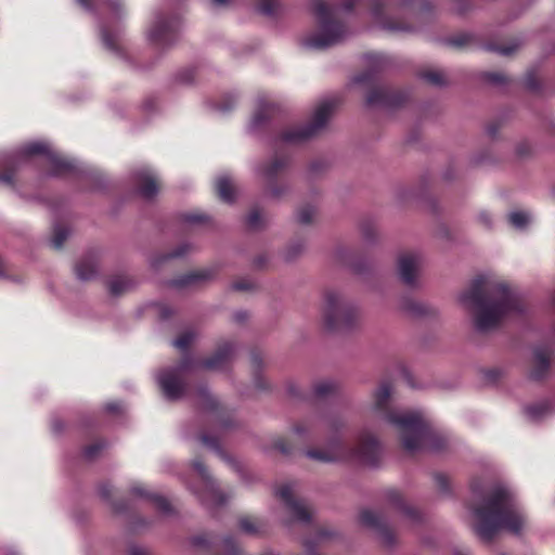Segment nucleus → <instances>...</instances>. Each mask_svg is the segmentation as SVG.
Here are the masks:
<instances>
[{
    "mask_svg": "<svg viewBox=\"0 0 555 555\" xmlns=\"http://www.w3.org/2000/svg\"><path fill=\"white\" fill-rule=\"evenodd\" d=\"M472 491L474 503L469 511L476 519L473 531L482 542H492L500 531L522 533L526 517L506 487L498 483L483 491L479 483L473 482Z\"/></svg>",
    "mask_w": 555,
    "mask_h": 555,
    "instance_id": "obj_1",
    "label": "nucleus"
},
{
    "mask_svg": "<svg viewBox=\"0 0 555 555\" xmlns=\"http://www.w3.org/2000/svg\"><path fill=\"white\" fill-rule=\"evenodd\" d=\"M464 308L474 310V326L480 333L494 330L512 312L521 311L516 295L504 283L488 275L475 278L459 296Z\"/></svg>",
    "mask_w": 555,
    "mask_h": 555,
    "instance_id": "obj_2",
    "label": "nucleus"
},
{
    "mask_svg": "<svg viewBox=\"0 0 555 555\" xmlns=\"http://www.w3.org/2000/svg\"><path fill=\"white\" fill-rule=\"evenodd\" d=\"M35 156H43L50 168L49 176L65 177L86 175L78 162L56 152L50 142L35 140L25 142L0 154V185L13 191L17 190V171Z\"/></svg>",
    "mask_w": 555,
    "mask_h": 555,
    "instance_id": "obj_3",
    "label": "nucleus"
},
{
    "mask_svg": "<svg viewBox=\"0 0 555 555\" xmlns=\"http://www.w3.org/2000/svg\"><path fill=\"white\" fill-rule=\"evenodd\" d=\"M87 12L96 16L99 38L103 48L117 60L133 63L125 40L124 18L126 5L124 0H77Z\"/></svg>",
    "mask_w": 555,
    "mask_h": 555,
    "instance_id": "obj_4",
    "label": "nucleus"
},
{
    "mask_svg": "<svg viewBox=\"0 0 555 555\" xmlns=\"http://www.w3.org/2000/svg\"><path fill=\"white\" fill-rule=\"evenodd\" d=\"M234 349V345L227 341L219 346L212 357L204 361L197 363L190 357H185L180 363L157 371L155 380L164 398L169 401L182 399L188 390V375L193 369L222 370L231 361Z\"/></svg>",
    "mask_w": 555,
    "mask_h": 555,
    "instance_id": "obj_5",
    "label": "nucleus"
},
{
    "mask_svg": "<svg viewBox=\"0 0 555 555\" xmlns=\"http://www.w3.org/2000/svg\"><path fill=\"white\" fill-rule=\"evenodd\" d=\"M306 457L321 463H348L370 468L379 466L383 457V448L379 440L370 435L362 434L358 446L349 448L338 439L327 442L324 448H310L305 451Z\"/></svg>",
    "mask_w": 555,
    "mask_h": 555,
    "instance_id": "obj_6",
    "label": "nucleus"
},
{
    "mask_svg": "<svg viewBox=\"0 0 555 555\" xmlns=\"http://www.w3.org/2000/svg\"><path fill=\"white\" fill-rule=\"evenodd\" d=\"M361 0H341L340 5L323 0L311 2L312 13L318 22V30L301 39L302 47L312 50H324L341 42L348 35L347 26L338 20V12H351Z\"/></svg>",
    "mask_w": 555,
    "mask_h": 555,
    "instance_id": "obj_7",
    "label": "nucleus"
},
{
    "mask_svg": "<svg viewBox=\"0 0 555 555\" xmlns=\"http://www.w3.org/2000/svg\"><path fill=\"white\" fill-rule=\"evenodd\" d=\"M391 388L388 383H382L374 393V414L393 426L401 439L405 451H416V412L395 411L389 408Z\"/></svg>",
    "mask_w": 555,
    "mask_h": 555,
    "instance_id": "obj_8",
    "label": "nucleus"
},
{
    "mask_svg": "<svg viewBox=\"0 0 555 555\" xmlns=\"http://www.w3.org/2000/svg\"><path fill=\"white\" fill-rule=\"evenodd\" d=\"M337 101L335 99H324L314 108L310 121L301 125H294L283 129L279 135L273 139L272 144H300L317 134H319L328 124Z\"/></svg>",
    "mask_w": 555,
    "mask_h": 555,
    "instance_id": "obj_9",
    "label": "nucleus"
},
{
    "mask_svg": "<svg viewBox=\"0 0 555 555\" xmlns=\"http://www.w3.org/2000/svg\"><path fill=\"white\" fill-rule=\"evenodd\" d=\"M373 21L379 28L392 33H408L413 29L408 21L414 13V0H369Z\"/></svg>",
    "mask_w": 555,
    "mask_h": 555,
    "instance_id": "obj_10",
    "label": "nucleus"
},
{
    "mask_svg": "<svg viewBox=\"0 0 555 555\" xmlns=\"http://www.w3.org/2000/svg\"><path fill=\"white\" fill-rule=\"evenodd\" d=\"M360 320L358 307L347 300L345 296L334 289L326 291L324 294L323 322L328 331H349L352 330Z\"/></svg>",
    "mask_w": 555,
    "mask_h": 555,
    "instance_id": "obj_11",
    "label": "nucleus"
},
{
    "mask_svg": "<svg viewBox=\"0 0 555 555\" xmlns=\"http://www.w3.org/2000/svg\"><path fill=\"white\" fill-rule=\"evenodd\" d=\"M180 28L178 14L155 10L145 28V38L153 48L167 50L178 41Z\"/></svg>",
    "mask_w": 555,
    "mask_h": 555,
    "instance_id": "obj_12",
    "label": "nucleus"
},
{
    "mask_svg": "<svg viewBox=\"0 0 555 555\" xmlns=\"http://www.w3.org/2000/svg\"><path fill=\"white\" fill-rule=\"evenodd\" d=\"M192 467L197 473L204 487L203 491L193 489V492L199 499L202 504L208 508L220 507L227 504V502L232 498V494L223 493L217 487L215 479L210 476L206 466L199 460H195L192 462Z\"/></svg>",
    "mask_w": 555,
    "mask_h": 555,
    "instance_id": "obj_13",
    "label": "nucleus"
},
{
    "mask_svg": "<svg viewBox=\"0 0 555 555\" xmlns=\"http://www.w3.org/2000/svg\"><path fill=\"white\" fill-rule=\"evenodd\" d=\"M413 96V88L376 87L366 96V105L371 107L400 108Z\"/></svg>",
    "mask_w": 555,
    "mask_h": 555,
    "instance_id": "obj_14",
    "label": "nucleus"
},
{
    "mask_svg": "<svg viewBox=\"0 0 555 555\" xmlns=\"http://www.w3.org/2000/svg\"><path fill=\"white\" fill-rule=\"evenodd\" d=\"M275 494L284 502L285 507L287 512L291 514L292 519L294 521H298L301 524H307L311 519L310 512L306 504L297 500L295 494V485L287 482L281 485L276 491Z\"/></svg>",
    "mask_w": 555,
    "mask_h": 555,
    "instance_id": "obj_15",
    "label": "nucleus"
},
{
    "mask_svg": "<svg viewBox=\"0 0 555 555\" xmlns=\"http://www.w3.org/2000/svg\"><path fill=\"white\" fill-rule=\"evenodd\" d=\"M132 182L137 194L145 201H152L159 192V177L150 167H141L134 170Z\"/></svg>",
    "mask_w": 555,
    "mask_h": 555,
    "instance_id": "obj_16",
    "label": "nucleus"
},
{
    "mask_svg": "<svg viewBox=\"0 0 555 555\" xmlns=\"http://www.w3.org/2000/svg\"><path fill=\"white\" fill-rule=\"evenodd\" d=\"M418 452L437 453L447 446L446 438L418 413Z\"/></svg>",
    "mask_w": 555,
    "mask_h": 555,
    "instance_id": "obj_17",
    "label": "nucleus"
},
{
    "mask_svg": "<svg viewBox=\"0 0 555 555\" xmlns=\"http://www.w3.org/2000/svg\"><path fill=\"white\" fill-rule=\"evenodd\" d=\"M279 106L264 98L257 101L256 111L248 124V131L253 134H259L263 130L271 128L272 119L279 113Z\"/></svg>",
    "mask_w": 555,
    "mask_h": 555,
    "instance_id": "obj_18",
    "label": "nucleus"
},
{
    "mask_svg": "<svg viewBox=\"0 0 555 555\" xmlns=\"http://www.w3.org/2000/svg\"><path fill=\"white\" fill-rule=\"evenodd\" d=\"M360 522L363 526L375 530L386 544H392L393 537L387 527V519L383 514L371 509H364L360 514Z\"/></svg>",
    "mask_w": 555,
    "mask_h": 555,
    "instance_id": "obj_19",
    "label": "nucleus"
},
{
    "mask_svg": "<svg viewBox=\"0 0 555 555\" xmlns=\"http://www.w3.org/2000/svg\"><path fill=\"white\" fill-rule=\"evenodd\" d=\"M129 492L133 496L151 501L155 508L164 515H170L172 513V507L166 498L151 492L140 482L131 485Z\"/></svg>",
    "mask_w": 555,
    "mask_h": 555,
    "instance_id": "obj_20",
    "label": "nucleus"
},
{
    "mask_svg": "<svg viewBox=\"0 0 555 555\" xmlns=\"http://www.w3.org/2000/svg\"><path fill=\"white\" fill-rule=\"evenodd\" d=\"M551 352L545 347H537L533 350V366L528 377L531 380L539 382L547 376L550 370Z\"/></svg>",
    "mask_w": 555,
    "mask_h": 555,
    "instance_id": "obj_21",
    "label": "nucleus"
},
{
    "mask_svg": "<svg viewBox=\"0 0 555 555\" xmlns=\"http://www.w3.org/2000/svg\"><path fill=\"white\" fill-rule=\"evenodd\" d=\"M398 275L403 284L414 286L416 279V256L413 253L403 254L399 257Z\"/></svg>",
    "mask_w": 555,
    "mask_h": 555,
    "instance_id": "obj_22",
    "label": "nucleus"
},
{
    "mask_svg": "<svg viewBox=\"0 0 555 555\" xmlns=\"http://www.w3.org/2000/svg\"><path fill=\"white\" fill-rule=\"evenodd\" d=\"M288 160L284 156H275L272 160L259 165L256 168L257 173L267 181H273L278 175L286 168Z\"/></svg>",
    "mask_w": 555,
    "mask_h": 555,
    "instance_id": "obj_23",
    "label": "nucleus"
},
{
    "mask_svg": "<svg viewBox=\"0 0 555 555\" xmlns=\"http://www.w3.org/2000/svg\"><path fill=\"white\" fill-rule=\"evenodd\" d=\"M215 275V270L211 268H206L197 271L190 272L180 279L172 281V285L177 287H182L186 285L196 284L199 282L207 281Z\"/></svg>",
    "mask_w": 555,
    "mask_h": 555,
    "instance_id": "obj_24",
    "label": "nucleus"
},
{
    "mask_svg": "<svg viewBox=\"0 0 555 555\" xmlns=\"http://www.w3.org/2000/svg\"><path fill=\"white\" fill-rule=\"evenodd\" d=\"M216 190L223 202L232 203L234 201L235 191L229 176L221 175L217 178Z\"/></svg>",
    "mask_w": 555,
    "mask_h": 555,
    "instance_id": "obj_25",
    "label": "nucleus"
},
{
    "mask_svg": "<svg viewBox=\"0 0 555 555\" xmlns=\"http://www.w3.org/2000/svg\"><path fill=\"white\" fill-rule=\"evenodd\" d=\"M96 274V264L92 258H83L76 264V275L81 281H89Z\"/></svg>",
    "mask_w": 555,
    "mask_h": 555,
    "instance_id": "obj_26",
    "label": "nucleus"
},
{
    "mask_svg": "<svg viewBox=\"0 0 555 555\" xmlns=\"http://www.w3.org/2000/svg\"><path fill=\"white\" fill-rule=\"evenodd\" d=\"M257 10L268 17H275L282 11L281 0H257Z\"/></svg>",
    "mask_w": 555,
    "mask_h": 555,
    "instance_id": "obj_27",
    "label": "nucleus"
},
{
    "mask_svg": "<svg viewBox=\"0 0 555 555\" xmlns=\"http://www.w3.org/2000/svg\"><path fill=\"white\" fill-rule=\"evenodd\" d=\"M113 492H114V488L109 483H102L99 487V494H100V496L105 502H107L116 513L125 512L128 508L127 504L124 503V502L122 503H115V502H113L112 501Z\"/></svg>",
    "mask_w": 555,
    "mask_h": 555,
    "instance_id": "obj_28",
    "label": "nucleus"
},
{
    "mask_svg": "<svg viewBox=\"0 0 555 555\" xmlns=\"http://www.w3.org/2000/svg\"><path fill=\"white\" fill-rule=\"evenodd\" d=\"M336 390H337V384L334 383L333 380L325 379V380H321V382L317 383L313 386V396L317 399H325L328 396L335 393Z\"/></svg>",
    "mask_w": 555,
    "mask_h": 555,
    "instance_id": "obj_29",
    "label": "nucleus"
},
{
    "mask_svg": "<svg viewBox=\"0 0 555 555\" xmlns=\"http://www.w3.org/2000/svg\"><path fill=\"white\" fill-rule=\"evenodd\" d=\"M199 440L203 444H205L207 448H209L210 450L215 451L217 454L220 455L221 459H223L224 461L229 462L230 464H232L233 466H236V463L233 462L230 457H228L223 451L221 450L220 448V444H219V441H218V438L217 437H214V436H210V435H207V434H203L199 436Z\"/></svg>",
    "mask_w": 555,
    "mask_h": 555,
    "instance_id": "obj_30",
    "label": "nucleus"
},
{
    "mask_svg": "<svg viewBox=\"0 0 555 555\" xmlns=\"http://www.w3.org/2000/svg\"><path fill=\"white\" fill-rule=\"evenodd\" d=\"M131 286H132L131 280H129L128 278H125V276H116V278H113L108 282L109 292L114 296H118V295L125 293L126 291L131 288Z\"/></svg>",
    "mask_w": 555,
    "mask_h": 555,
    "instance_id": "obj_31",
    "label": "nucleus"
},
{
    "mask_svg": "<svg viewBox=\"0 0 555 555\" xmlns=\"http://www.w3.org/2000/svg\"><path fill=\"white\" fill-rule=\"evenodd\" d=\"M418 78L425 80L426 82L435 87H444L448 83L444 74L439 70H428L418 73Z\"/></svg>",
    "mask_w": 555,
    "mask_h": 555,
    "instance_id": "obj_32",
    "label": "nucleus"
},
{
    "mask_svg": "<svg viewBox=\"0 0 555 555\" xmlns=\"http://www.w3.org/2000/svg\"><path fill=\"white\" fill-rule=\"evenodd\" d=\"M531 221V217L526 211H512L508 215V222L517 230H524Z\"/></svg>",
    "mask_w": 555,
    "mask_h": 555,
    "instance_id": "obj_33",
    "label": "nucleus"
},
{
    "mask_svg": "<svg viewBox=\"0 0 555 555\" xmlns=\"http://www.w3.org/2000/svg\"><path fill=\"white\" fill-rule=\"evenodd\" d=\"M550 412V404L547 402H542L533 405H528L525 408V413L532 421H539Z\"/></svg>",
    "mask_w": 555,
    "mask_h": 555,
    "instance_id": "obj_34",
    "label": "nucleus"
},
{
    "mask_svg": "<svg viewBox=\"0 0 555 555\" xmlns=\"http://www.w3.org/2000/svg\"><path fill=\"white\" fill-rule=\"evenodd\" d=\"M107 448L105 441H96L83 449L82 456L86 461H94Z\"/></svg>",
    "mask_w": 555,
    "mask_h": 555,
    "instance_id": "obj_35",
    "label": "nucleus"
},
{
    "mask_svg": "<svg viewBox=\"0 0 555 555\" xmlns=\"http://www.w3.org/2000/svg\"><path fill=\"white\" fill-rule=\"evenodd\" d=\"M69 236V230L66 227L55 224L52 232L51 245L59 249Z\"/></svg>",
    "mask_w": 555,
    "mask_h": 555,
    "instance_id": "obj_36",
    "label": "nucleus"
},
{
    "mask_svg": "<svg viewBox=\"0 0 555 555\" xmlns=\"http://www.w3.org/2000/svg\"><path fill=\"white\" fill-rule=\"evenodd\" d=\"M237 102V94L234 92L227 93L222 100L214 105V108L222 114L230 112Z\"/></svg>",
    "mask_w": 555,
    "mask_h": 555,
    "instance_id": "obj_37",
    "label": "nucleus"
},
{
    "mask_svg": "<svg viewBox=\"0 0 555 555\" xmlns=\"http://www.w3.org/2000/svg\"><path fill=\"white\" fill-rule=\"evenodd\" d=\"M199 405L203 409L214 410L217 408V402L214 400L206 387H199L197 390Z\"/></svg>",
    "mask_w": 555,
    "mask_h": 555,
    "instance_id": "obj_38",
    "label": "nucleus"
},
{
    "mask_svg": "<svg viewBox=\"0 0 555 555\" xmlns=\"http://www.w3.org/2000/svg\"><path fill=\"white\" fill-rule=\"evenodd\" d=\"M418 330L427 324V319L436 315V310L428 305L418 301Z\"/></svg>",
    "mask_w": 555,
    "mask_h": 555,
    "instance_id": "obj_39",
    "label": "nucleus"
},
{
    "mask_svg": "<svg viewBox=\"0 0 555 555\" xmlns=\"http://www.w3.org/2000/svg\"><path fill=\"white\" fill-rule=\"evenodd\" d=\"M191 249H192V246L189 243H182L173 251L164 255L162 257V259L159 260V262L166 261L169 259L181 258V257L185 256Z\"/></svg>",
    "mask_w": 555,
    "mask_h": 555,
    "instance_id": "obj_40",
    "label": "nucleus"
},
{
    "mask_svg": "<svg viewBox=\"0 0 555 555\" xmlns=\"http://www.w3.org/2000/svg\"><path fill=\"white\" fill-rule=\"evenodd\" d=\"M195 78V69L194 68H183L176 74V80L182 85H189L194 81Z\"/></svg>",
    "mask_w": 555,
    "mask_h": 555,
    "instance_id": "obj_41",
    "label": "nucleus"
},
{
    "mask_svg": "<svg viewBox=\"0 0 555 555\" xmlns=\"http://www.w3.org/2000/svg\"><path fill=\"white\" fill-rule=\"evenodd\" d=\"M314 214H315L314 207H312V206L301 207L297 212L298 222H300L301 224L310 223Z\"/></svg>",
    "mask_w": 555,
    "mask_h": 555,
    "instance_id": "obj_42",
    "label": "nucleus"
},
{
    "mask_svg": "<svg viewBox=\"0 0 555 555\" xmlns=\"http://www.w3.org/2000/svg\"><path fill=\"white\" fill-rule=\"evenodd\" d=\"M240 528L248 534H256L259 532V525L249 518H242L240 520Z\"/></svg>",
    "mask_w": 555,
    "mask_h": 555,
    "instance_id": "obj_43",
    "label": "nucleus"
},
{
    "mask_svg": "<svg viewBox=\"0 0 555 555\" xmlns=\"http://www.w3.org/2000/svg\"><path fill=\"white\" fill-rule=\"evenodd\" d=\"M222 548L225 555H237L238 554V545L235 540L231 537H225L222 540Z\"/></svg>",
    "mask_w": 555,
    "mask_h": 555,
    "instance_id": "obj_44",
    "label": "nucleus"
},
{
    "mask_svg": "<svg viewBox=\"0 0 555 555\" xmlns=\"http://www.w3.org/2000/svg\"><path fill=\"white\" fill-rule=\"evenodd\" d=\"M207 216L199 212H189L182 215V221L186 224H198L207 220Z\"/></svg>",
    "mask_w": 555,
    "mask_h": 555,
    "instance_id": "obj_45",
    "label": "nucleus"
},
{
    "mask_svg": "<svg viewBox=\"0 0 555 555\" xmlns=\"http://www.w3.org/2000/svg\"><path fill=\"white\" fill-rule=\"evenodd\" d=\"M519 46H520V43L516 42V43H513L511 46H505V47H502V46H489L488 49L490 51L498 52L501 55L508 56V55H512L519 48Z\"/></svg>",
    "mask_w": 555,
    "mask_h": 555,
    "instance_id": "obj_46",
    "label": "nucleus"
},
{
    "mask_svg": "<svg viewBox=\"0 0 555 555\" xmlns=\"http://www.w3.org/2000/svg\"><path fill=\"white\" fill-rule=\"evenodd\" d=\"M194 339V334L186 332L172 341V345L181 350L186 349Z\"/></svg>",
    "mask_w": 555,
    "mask_h": 555,
    "instance_id": "obj_47",
    "label": "nucleus"
},
{
    "mask_svg": "<svg viewBox=\"0 0 555 555\" xmlns=\"http://www.w3.org/2000/svg\"><path fill=\"white\" fill-rule=\"evenodd\" d=\"M247 225L253 229H259L262 225V219L258 210H251L246 219Z\"/></svg>",
    "mask_w": 555,
    "mask_h": 555,
    "instance_id": "obj_48",
    "label": "nucleus"
},
{
    "mask_svg": "<svg viewBox=\"0 0 555 555\" xmlns=\"http://www.w3.org/2000/svg\"><path fill=\"white\" fill-rule=\"evenodd\" d=\"M434 480L440 492L446 494L449 493V478L446 475L437 473L434 475Z\"/></svg>",
    "mask_w": 555,
    "mask_h": 555,
    "instance_id": "obj_49",
    "label": "nucleus"
},
{
    "mask_svg": "<svg viewBox=\"0 0 555 555\" xmlns=\"http://www.w3.org/2000/svg\"><path fill=\"white\" fill-rule=\"evenodd\" d=\"M468 40H469V36L462 34V35L449 38L447 40V44H449L450 47H453V48H462L468 42Z\"/></svg>",
    "mask_w": 555,
    "mask_h": 555,
    "instance_id": "obj_50",
    "label": "nucleus"
},
{
    "mask_svg": "<svg viewBox=\"0 0 555 555\" xmlns=\"http://www.w3.org/2000/svg\"><path fill=\"white\" fill-rule=\"evenodd\" d=\"M362 235L366 241H372L376 235V228L373 223L366 222L361 227Z\"/></svg>",
    "mask_w": 555,
    "mask_h": 555,
    "instance_id": "obj_51",
    "label": "nucleus"
},
{
    "mask_svg": "<svg viewBox=\"0 0 555 555\" xmlns=\"http://www.w3.org/2000/svg\"><path fill=\"white\" fill-rule=\"evenodd\" d=\"M470 9H472V5H470L469 1L460 0L456 2L454 11L457 15H465Z\"/></svg>",
    "mask_w": 555,
    "mask_h": 555,
    "instance_id": "obj_52",
    "label": "nucleus"
},
{
    "mask_svg": "<svg viewBox=\"0 0 555 555\" xmlns=\"http://www.w3.org/2000/svg\"><path fill=\"white\" fill-rule=\"evenodd\" d=\"M313 427L312 422H308V424H299L294 427V433L299 437H305Z\"/></svg>",
    "mask_w": 555,
    "mask_h": 555,
    "instance_id": "obj_53",
    "label": "nucleus"
},
{
    "mask_svg": "<svg viewBox=\"0 0 555 555\" xmlns=\"http://www.w3.org/2000/svg\"><path fill=\"white\" fill-rule=\"evenodd\" d=\"M486 78L489 82L494 85H501L506 82V77L501 73H489L486 75Z\"/></svg>",
    "mask_w": 555,
    "mask_h": 555,
    "instance_id": "obj_54",
    "label": "nucleus"
},
{
    "mask_svg": "<svg viewBox=\"0 0 555 555\" xmlns=\"http://www.w3.org/2000/svg\"><path fill=\"white\" fill-rule=\"evenodd\" d=\"M274 448L285 455L291 454L292 452V448L282 438L275 440Z\"/></svg>",
    "mask_w": 555,
    "mask_h": 555,
    "instance_id": "obj_55",
    "label": "nucleus"
},
{
    "mask_svg": "<svg viewBox=\"0 0 555 555\" xmlns=\"http://www.w3.org/2000/svg\"><path fill=\"white\" fill-rule=\"evenodd\" d=\"M104 410L107 412V413H112V414H115V413H120L124 411V406L120 402H108L104 405Z\"/></svg>",
    "mask_w": 555,
    "mask_h": 555,
    "instance_id": "obj_56",
    "label": "nucleus"
},
{
    "mask_svg": "<svg viewBox=\"0 0 555 555\" xmlns=\"http://www.w3.org/2000/svg\"><path fill=\"white\" fill-rule=\"evenodd\" d=\"M374 80V74L371 72L362 73L354 78L356 83H369Z\"/></svg>",
    "mask_w": 555,
    "mask_h": 555,
    "instance_id": "obj_57",
    "label": "nucleus"
},
{
    "mask_svg": "<svg viewBox=\"0 0 555 555\" xmlns=\"http://www.w3.org/2000/svg\"><path fill=\"white\" fill-rule=\"evenodd\" d=\"M302 248H304V246L300 243L293 244L288 248V251H287V255H286V259L287 260L293 259L296 255H298L302 250Z\"/></svg>",
    "mask_w": 555,
    "mask_h": 555,
    "instance_id": "obj_58",
    "label": "nucleus"
},
{
    "mask_svg": "<svg viewBox=\"0 0 555 555\" xmlns=\"http://www.w3.org/2000/svg\"><path fill=\"white\" fill-rule=\"evenodd\" d=\"M64 423L60 418H53L51 422V428L54 434H61L64 429Z\"/></svg>",
    "mask_w": 555,
    "mask_h": 555,
    "instance_id": "obj_59",
    "label": "nucleus"
},
{
    "mask_svg": "<svg viewBox=\"0 0 555 555\" xmlns=\"http://www.w3.org/2000/svg\"><path fill=\"white\" fill-rule=\"evenodd\" d=\"M158 103L155 99H147L143 103V107L146 112H153L157 108Z\"/></svg>",
    "mask_w": 555,
    "mask_h": 555,
    "instance_id": "obj_60",
    "label": "nucleus"
},
{
    "mask_svg": "<svg viewBox=\"0 0 555 555\" xmlns=\"http://www.w3.org/2000/svg\"><path fill=\"white\" fill-rule=\"evenodd\" d=\"M321 422L325 426H327L330 428H336L337 427V422H336V420L333 416H330V415L322 416L321 417Z\"/></svg>",
    "mask_w": 555,
    "mask_h": 555,
    "instance_id": "obj_61",
    "label": "nucleus"
},
{
    "mask_svg": "<svg viewBox=\"0 0 555 555\" xmlns=\"http://www.w3.org/2000/svg\"><path fill=\"white\" fill-rule=\"evenodd\" d=\"M286 191H287V188H286V186H283V185L278 186V185H275V186H272V188H271V191H270V192H271V195H272L273 197H276V198H278V197L282 196L283 194H285V193H286Z\"/></svg>",
    "mask_w": 555,
    "mask_h": 555,
    "instance_id": "obj_62",
    "label": "nucleus"
},
{
    "mask_svg": "<svg viewBox=\"0 0 555 555\" xmlns=\"http://www.w3.org/2000/svg\"><path fill=\"white\" fill-rule=\"evenodd\" d=\"M401 307H402V309H404L405 311L411 312V313H413L416 309L414 302L410 301L405 298L402 299Z\"/></svg>",
    "mask_w": 555,
    "mask_h": 555,
    "instance_id": "obj_63",
    "label": "nucleus"
},
{
    "mask_svg": "<svg viewBox=\"0 0 555 555\" xmlns=\"http://www.w3.org/2000/svg\"><path fill=\"white\" fill-rule=\"evenodd\" d=\"M129 555H149V554L144 548L137 546V545H132L129 548Z\"/></svg>",
    "mask_w": 555,
    "mask_h": 555,
    "instance_id": "obj_64",
    "label": "nucleus"
}]
</instances>
